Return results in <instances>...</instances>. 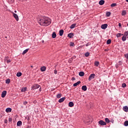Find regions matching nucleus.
<instances>
[{
  "instance_id": "obj_31",
  "label": "nucleus",
  "mask_w": 128,
  "mask_h": 128,
  "mask_svg": "<svg viewBox=\"0 0 128 128\" xmlns=\"http://www.w3.org/2000/svg\"><path fill=\"white\" fill-rule=\"evenodd\" d=\"M22 72H18L16 74V76H18V78H20V76H22Z\"/></svg>"
},
{
  "instance_id": "obj_29",
  "label": "nucleus",
  "mask_w": 128,
  "mask_h": 128,
  "mask_svg": "<svg viewBox=\"0 0 128 128\" xmlns=\"http://www.w3.org/2000/svg\"><path fill=\"white\" fill-rule=\"evenodd\" d=\"M122 36H124V34H122V33H118L116 34L117 38H120Z\"/></svg>"
},
{
  "instance_id": "obj_21",
  "label": "nucleus",
  "mask_w": 128,
  "mask_h": 128,
  "mask_svg": "<svg viewBox=\"0 0 128 128\" xmlns=\"http://www.w3.org/2000/svg\"><path fill=\"white\" fill-rule=\"evenodd\" d=\"M52 38H56V32H53L52 34Z\"/></svg>"
},
{
  "instance_id": "obj_23",
  "label": "nucleus",
  "mask_w": 128,
  "mask_h": 128,
  "mask_svg": "<svg viewBox=\"0 0 128 128\" xmlns=\"http://www.w3.org/2000/svg\"><path fill=\"white\" fill-rule=\"evenodd\" d=\"M26 90H28V88H26V87L22 88L21 90V92H26Z\"/></svg>"
},
{
  "instance_id": "obj_32",
  "label": "nucleus",
  "mask_w": 128,
  "mask_h": 128,
  "mask_svg": "<svg viewBox=\"0 0 128 128\" xmlns=\"http://www.w3.org/2000/svg\"><path fill=\"white\" fill-rule=\"evenodd\" d=\"M57 98H62V94H58L56 95Z\"/></svg>"
},
{
  "instance_id": "obj_42",
  "label": "nucleus",
  "mask_w": 128,
  "mask_h": 128,
  "mask_svg": "<svg viewBox=\"0 0 128 128\" xmlns=\"http://www.w3.org/2000/svg\"><path fill=\"white\" fill-rule=\"evenodd\" d=\"M126 83H123L122 84V88H126Z\"/></svg>"
},
{
  "instance_id": "obj_50",
  "label": "nucleus",
  "mask_w": 128,
  "mask_h": 128,
  "mask_svg": "<svg viewBox=\"0 0 128 128\" xmlns=\"http://www.w3.org/2000/svg\"><path fill=\"white\" fill-rule=\"evenodd\" d=\"M110 122H112V124H114V120H110Z\"/></svg>"
},
{
  "instance_id": "obj_45",
  "label": "nucleus",
  "mask_w": 128,
  "mask_h": 128,
  "mask_svg": "<svg viewBox=\"0 0 128 128\" xmlns=\"http://www.w3.org/2000/svg\"><path fill=\"white\" fill-rule=\"evenodd\" d=\"M124 56L126 58L127 60H128V54H125Z\"/></svg>"
},
{
  "instance_id": "obj_11",
  "label": "nucleus",
  "mask_w": 128,
  "mask_h": 128,
  "mask_svg": "<svg viewBox=\"0 0 128 128\" xmlns=\"http://www.w3.org/2000/svg\"><path fill=\"white\" fill-rule=\"evenodd\" d=\"M74 106V102H69V103H68V106H69L70 108H72V106Z\"/></svg>"
},
{
  "instance_id": "obj_2",
  "label": "nucleus",
  "mask_w": 128,
  "mask_h": 128,
  "mask_svg": "<svg viewBox=\"0 0 128 128\" xmlns=\"http://www.w3.org/2000/svg\"><path fill=\"white\" fill-rule=\"evenodd\" d=\"M40 87V86L38 85V84H34L32 86V90H36Z\"/></svg>"
},
{
  "instance_id": "obj_9",
  "label": "nucleus",
  "mask_w": 128,
  "mask_h": 128,
  "mask_svg": "<svg viewBox=\"0 0 128 128\" xmlns=\"http://www.w3.org/2000/svg\"><path fill=\"white\" fill-rule=\"evenodd\" d=\"M74 33H70L68 34V38H74Z\"/></svg>"
},
{
  "instance_id": "obj_33",
  "label": "nucleus",
  "mask_w": 128,
  "mask_h": 128,
  "mask_svg": "<svg viewBox=\"0 0 128 128\" xmlns=\"http://www.w3.org/2000/svg\"><path fill=\"white\" fill-rule=\"evenodd\" d=\"M84 56H86V58H88V56H89L90 52H88L86 53H85Z\"/></svg>"
},
{
  "instance_id": "obj_30",
  "label": "nucleus",
  "mask_w": 128,
  "mask_h": 128,
  "mask_svg": "<svg viewBox=\"0 0 128 128\" xmlns=\"http://www.w3.org/2000/svg\"><path fill=\"white\" fill-rule=\"evenodd\" d=\"M10 82V79L8 78L6 80V84H8Z\"/></svg>"
},
{
  "instance_id": "obj_46",
  "label": "nucleus",
  "mask_w": 128,
  "mask_h": 128,
  "mask_svg": "<svg viewBox=\"0 0 128 128\" xmlns=\"http://www.w3.org/2000/svg\"><path fill=\"white\" fill-rule=\"evenodd\" d=\"M92 44L88 42L86 44V46H90Z\"/></svg>"
},
{
  "instance_id": "obj_7",
  "label": "nucleus",
  "mask_w": 128,
  "mask_h": 128,
  "mask_svg": "<svg viewBox=\"0 0 128 128\" xmlns=\"http://www.w3.org/2000/svg\"><path fill=\"white\" fill-rule=\"evenodd\" d=\"M6 96V91L4 90L2 92L1 96H2V98H5Z\"/></svg>"
},
{
  "instance_id": "obj_25",
  "label": "nucleus",
  "mask_w": 128,
  "mask_h": 128,
  "mask_svg": "<svg viewBox=\"0 0 128 128\" xmlns=\"http://www.w3.org/2000/svg\"><path fill=\"white\" fill-rule=\"evenodd\" d=\"M105 122L106 124H110V119H108V118H105Z\"/></svg>"
},
{
  "instance_id": "obj_38",
  "label": "nucleus",
  "mask_w": 128,
  "mask_h": 128,
  "mask_svg": "<svg viewBox=\"0 0 128 128\" xmlns=\"http://www.w3.org/2000/svg\"><path fill=\"white\" fill-rule=\"evenodd\" d=\"M124 35L128 38V31L125 32Z\"/></svg>"
},
{
  "instance_id": "obj_16",
  "label": "nucleus",
  "mask_w": 128,
  "mask_h": 128,
  "mask_svg": "<svg viewBox=\"0 0 128 128\" xmlns=\"http://www.w3.org/2000/svg\"><path fill=\"white\" fill-rule=\"evenodd\" d=\"M80 81H78V82H76V83H74L73 84V86H78V84H80Z\"/></svg>"
},
{
  "instance_id": "obj_34",
  "label": "nucleus",
  "mask_w": 128,
  "mask_h": 128,
  "mask_svg": "<svg viewBox=\"0 0 128 128\" xmlns=\"http://www.w3.org/2000/svg\"><path fill=\"white\" fill-rule=\"evenodd\" d=\"M94 64L96 66H98V64H100V62L96 61L94 62Z\"/></svg>"
},
{
  "instance_id": "obj_17",
  "label": "nucleus",
  "mask_w": 128,
  "mask_h": 128,
  "mask_svg": "<svg viewBox=\"0 0 128 128\" xmlns=\"http://www.w3.org/2000/svg\"><path fill=\"white\" fill-rule=\"evenodd\" d=\"M22 124V121L19 120L17 122V126H20Z\"/></svg>"
},
{
  "instance_id": "obj_8",
  "label": "nucleus",
  "mask_w": 128,
  "mask_h": 128,
  "mask_svg": "<svg viewBox=\"0 0 128 128\" xmlns=\"http://www.w3.org/2000/svg\"><path fill=\"white\" fill-rule=\"evenodd\" d=\"M108 28V24H103L101 26L102 30H106Z\"/></svg>"
},
{
  "instance_id": "obj_10",
  "label": "nucleus",
  "mask_w": 128,
  "mask_h": 128,
  "mask_svg": "<svg viewBox=\"0 0 128 128\" xmlns=\"http://www.w3.org/2000/svg\"><path fill=\"white\" fill-rule=\"evenodd\" d=\"M64 100H66V97H63L58 100V102H64Z\"/></svg>"
},
{
  "instance_id": "obj_13",
  "label": "nucleus",
  "mask_w": 128,
  "mask_h": 128,
  "mask_svg": "<svg viewBox=\"0 0 128 128\" xmlns=\"http://www.w3.org/2000/svg\"><path fill=\"white\" fill-rule=\"evenodd\" d=\"M82 90H84V92L86 91V90H88V87H86V86H82Z\"/></svg>"
},
{
  "instance_id": "obj_3",
  "label": "nucleus",
  "mask_w": 128,
  "mask_h": 128,
  "mask_svg": "<svg viewBox=\"0 0 128 128\" xmlns=\"http://www.w3.org/2000/svg\"><path fill=\"white\" fill-rule=\"evenodd\" d=\"M94 76H96V74H91L89 76V78H88V80H89V82H90L91 80H93V78H94Z\"/></svg>"
},
{
  "instance_id": "obj_18",
  "label": "nucleus",
  "mask_w": 128,
  "mask_h": 128,
  "mask_svg": "<svg viewBox=\"0 0 128 128\" xmlns=\"http://www.w3.org/2000/svg\"><path fill=\"white\" fill-rule=\"evenodd\" d=\"M46 68L44 66L40 68L41 72H46Z\"/></svg>"
},
{
  "instance_id": "obj_20",
  "label": "nucleus",
  "mask_w": 128,
  "mask_h": 128,
  "mask_svg": "<svg viewBox=\"0 0 128 128\" xmlns=\"http://www.w3.org/2000/svg\"><path fill=\"white\" fill-rule=\"evenodd\" d=\"M76 24H72L70 26V28H71V30H72V28H76Z\"/></svg>"
},
{
  "instance_id": "obj_47",
  "label": "nucleus",
  "mask_w": 128,
  "mask_h": 128,
  "mask_svg": "<svg viewBox=\"0 0 128 128\" xmlns=\"http://www.w3.org/2000/svg\"><path fill=\"white\" fill-rule=\"evenodd\" d=\"M54 74H58V70H54Z\"/></svg>"
},
{
  "instance_id": "obj_22",
  "label": "nucleus",
  "mask_w": 128,
  "mask_h": 128,
  "mask_svg": "<svg viewBox=\"0 0 128 128\" xmlns=\"http://www.w3.org/2000/svg\"><path fill=\"white\" fill-rule=\"evenodd\" d=\"M28 50H30V49L27 48V49L24 50L22 53V54H26L28 52Z\"/></svg>"
},
{
  "instance_id": "obj_48",
  "label": "nucleus",
  "mask_w": 128,
  "mask_h": 128,
  "mask_svg": "<svg viewBox=\"0 0 128 128\" xmlns=\"http://www.w3.org/2000/svg\"><path fill=\"white\" fill-rule=\"evenodd\" d=\"M23 104L24 106H26V104H28V102H26V101L24 102Z\"/></svg>"
},
{
  "instance_id": "obj_35",
  "label": "nucleus",
  "mask_w": 128,
  "mask_h": 128,
  "mask_svg": "<svg viewBox=\"0 0 128 128\" xmlns=\"http://www.w3.org/2000/svg\"><path fill=\"white\" fill-rule=\"evenodd\" d=\"M124 126H128V120H126L124 122Z\"/></svg>"
},
{
  "instance_id": "obj_28",
  "label": "nucleus",
  "mask_w": 128,
  "mask_h": 128,
  "mask_svg": "<svg viewBox=\"0 0 128 128\" xmlns=\"http://www.w3.org/2000/svg\"><path fill=\"white\" fill-rule=\"evenodd\" d=\"M112 44V40H110V39L108 40L107 41H106V44Z\"/></svg>"
},
{
  "instance_id": "obj_39",
  "label": "nucleus",
  "mask_w": 128,
  "mask_h": 128,
  "mask_svg": "<svg viewBox=\"0 0 128 128\" xmlns=\"http://www.w3.org/2000/svg\"><path fill=\"white\" fill-rule=\"evenodd\" d=\"M8 60H10V57L8 56L5 57V58H4L5 62L8 61Z\"/></svg>"
},
{
  "instance_id": "obj_40",
  "label": "nucleus",
  "mask_w": 128,
  "mask_h": 128,
  "mask_svg": "<svg viewBox=\"0 0 128 128\" xmlns=\"http://www.w3.org/2000/svg\"><path fill=\"white\" fill-rule=\"evenodd\" d=\"M8 2L10 4H13V2H14V0H8Z\"/></svg>"
},
{
  "instance_id": "obj_26",
  "label": "nucleus",
  "mask_w": 128,
  "mask_h": 128,
  "mask_svg": "<svg viewBox=\"0 0 128 128\" xmlns=\"http://www.w3.org/2000/svg\"><path fill=\"white\" fill-rule=\"evenodd\" d=\"M126 14V10H122V16H124Z\"/></svg>"
},
{
  "instance_id": "obj_14",
  "label": "nucleus",
  "mask_w": 128,
  "mask_h": 128,
  "mask_svg": "<svg viewBox=\"0 0 128 128\" xmlns=\"http://www.w3.org/2000/svg\"><path fill=\"white\" fill-rule=\"evenodd\" d=\"M99 4L100 6H103V4H104V0H100V1H99Z\"/></svg>"
},
{
  "instance_id": "obj_44",
  "label": "nucleus",
  "mask_w": 128,
  "mask_h": 128,
  "mask_svg": "<svg viewBox=\"0 0 128 128\" xmlns=\"http://www.w3.org/2000/svg\"><path fill=\"white\" fill-rule=\"evenodd\" d=\"M18 2H26L28 0H18Z\"/></svg>"
},
{
  "instance_id": "obj_54",
  "label": "nucleus",
  "mask_w": 128,
  "mask_h": 128,
  "mask_svg": "<svg viewBox=\"0 0 128 128\" xmlns=\"http://www.w3.org/2000/svg\"><path fill=\"white\" fill-rule=\"evenodd\" d=\"M39 92H42V87H40L39 89Z\"/></svg>"
},
{
  "instance_id": "obj_49",
  "label": "nucleus",
  "mask_w": 128,
  "mask_h": 128,
  "mask_svg": "<svg viewBox=\"0 0 128 128\" xmlns=\"http://www.w3.org/2000/svg\"><path fill=\"white\" fill-rule=\"evenodd\" d=\"M6 62H7L8 64L9 62H10L11 60H10L8 59V60H7V61H6Z\"/></svg>"
},
{
  "instance_id": "obj_6",
  "label": "nucleus",
  "mask_w": 128,
  "mask_h": 128,
  "mask_svg": "<svg viewBox=\"0 0 128 128\" xmlns=\"http://www.w3.org/2000/svg\"><path fill=\"white\" fill-rule=\"evenodd\" d=\"M13 16L16 22H18V16L16 14L13 13Z\"/></svg>"
},
{
  "instance_id": "obj_55",
  "label": "nucleus",
  "mask_w": 128,
  "mask_h": 128,
  "mask_svg": "<svg viewBox=\"0 0 128 128\" xmlns=\"http://www.w3.org/2000/svg\"><path fill=\"white\" fill-rule=\"evenodd\" d=\"M42 43H44V40H42Z\"/></svg>"
},
{
  "instance_id": "obj_37",
  "label": "nucleus",
  "mask_w": 128,
  "mask_h": 128,
  "mask_svg": "<svg viewBox=\"0 0 128 128\" xmlns=\"http://www.w3.org/2000/svg\"><path fill=\"white\" fill-rule=\"evenodd\" d=\"M111 14L112 13L110 12H106V16H110Z\"/></svg>"
},
{
  "instance_id": "obj_43",
  "label": "nucleus",
  "mask_w": 128,
  "mask_h": 128,
  "mask_svg": "<svg viewBox=\"0 0 128 128\" xmlns=\"http://www.w3.org/2000/svg\"><path fill=\"white\" fill-rule=\"evenodd\" d=\"M8 122H12V118H8Z\"/></svg>"
},
{
  "instance_id": "obj_41",
  "label": "nucleus",
  "mask_w": 128,
  "mask_h": 128,
  "mask_svg": "<svg viewBox=\"0 0 128 128\" xmlns=\"http://www.w3.org/2000/svg\"><path fill=\"white\" fill-rule=\"evenodd\" d=\"M74 42H71L70 43V46H74Z\"/></svg>"
},
{
  "instance_id": "obj_5",
  "label": "nucleus",
  "mask_w": 128,
  "mask_h": 128,
  "mask_svg": "<svg viewBox=\"0 0 128 128\" xmlns=\"http://www.w3.org/2000/svg\"><path fill=\"white\" fill-rule=\"evenodd\" d=\"M122 61L120 60L118 61V63L115 65V67L116 68H118V66H122Z\"/></svg>"
},
{
  "instance_id": "obj_19",
  "label": "nucleus",
  "mask_w": 128,
  "mask_h": 128,
  "mask_svg": "<svg viewBox=\"0 0 128 128\" xmlns=\"http://www.w3.org/2000/svg\"><path fill=\"white\" fill-rule=\"evenodd\" d=\"M123 110H124V112H128V106H124L123 108Z\"/></svg>"
},
{
  "instance_id": "obj_12",
  "label": "nucleus",
  "mask_w": 128,
  "mask_h": 128,
  "mask_svg": "<svg viewBox=\"0 0 128 128\" xmlns=\"http://www.w3.org/2000/svg\"><path fill=\"white\" fill-rule=\"evenodd\" d=\"M64 30H60L59 31V34L60 36H62V34H64Z\"/></svg>"
},
{
  "instance_id": "obj_51",
  "label": "nucleus",
  "mask_w": 128,
  "mask_h": 128,
  "mask_svg": "<svg viewBox=\"0 0 128 128\" xmlns=\"http://www.w3.org/2000/svg\"><path fill=\"white\" fill-rule=\"evenodd\" d=\"M118 26H119L120 28H122V24H121L120 23H119V24H118Z\"/></svg>"
},
{
  "instance_id": "obj_15",
  "label": "nucleus",
  "mask_w": 128,
  "mask_h": 128,
  "mask_svg": "<svg viewBox=\"0 0 128 128\" xmlns=\"http://www.w3.org/2000/svg\"><path fill=\"white\" fill-rule=\"evenodd\" d=\"M6 112H12V108H8L6 110Z\"/></svg>"
},
{
  "instance_id": "obj_56",
  "label": "nucleus",
  "mask_w": 128,
  "mask_h": 128,
  "mask_svg": "<svg viewBox=\"0 0 128 128\" xmlns=\"http://www.w3.org/2000/svg\"><path fill=\"white\" fill-rule=\"evenodd\" d=\"M127 2H128V0H126Z\"/></svg>"
},
{
  "instance_id": "obj_36",
  "label": "nucleus",
  "mask_w": 128,
  "mask_h": 128,
  "mask_svg": "<svg viewBox=\"0 0 128 128\" xmlns=\"http://www.w3.org/2000/svg\"><path fill=\"white\" fill-rule=\"evenodd\" d=\"M110 6H111V8H114V6H116V4L113 3V4H111Z\"/></svg>"
},
{
  "instance_id": "obj_1",
  "label": "nucleus",
  "mask_w": 128,
  "mask_h": 128,
  "mask_svg": "<svg viewBox=\"0 0 128 128\" xmlns=\"http://www.w3.org/2000/svg\"><path fill=\"white\" fill-rule=\"evenodd\" d=\"M38 22L40 26H48L52 24V20L48 17L41 16L38 18Z\"/></svg>"
},
{
  "instance_id": "obj_57",
  "label": "nucleus",
  "mask_w": 128,
  "mask_h": 128,
  "mask_svg": "<svg viewBox=\"0 0 128 128\" xmlns=\"http://www.w3.org/2000/svg\"><path fill=\"white\" fill-rule=\"evenodd\" d=\"M14 12H16V10H14Z\"/></svg>"
},
{
  "instance_id": "obj_53",
  "label": "nucleus",
  "mask_w": 128,
  "mask_h": 128,
  "mask_svg": "<svg viewBox=\"0 0 128 128\" xmlns=\"http://www.w3.org/2000/svg\"><path fill=\"white\" fill-rule=\"evenodd\" d=\"M4 124H8V120H4Z\"/></svg>"
},
{
  "instance_id": "obj_27",
  "label": "nucleus",
  "mask_w": 128,
  "mask_h": 128,
  "mask_svg": "<svg viewBox=\"0 0 128 128\" xmlns=\"http://www.w3.org/2000/svg\"><path fill=\"white\" fill-rule=\"evenodd\" d=\"M122 42H126V36H124V34L122 37Z\"/></svg>"
},
{
  "instance_id": "obj_52",
  "label": "nucleus",
  "mask_w": 128,
  "mask_h": 128,
  "mask_svg": "<svg viewBox=\"0 0 128 128\" xmlns=\"http://www.w3.org/2000/svg\"><path fill=\"white\" fill-rule=\"evenodd\" d=\"M72 80H76V78H74V77H73V78H72Z\"/></svg>"
},
{
  "instance_id": "obj_4",
  "label": "nucleus",
  "mask_w": 128,
  "mask_h": 128,
  "mask_svg": "<svg viewBox=\"0 0 128 128\" xmlns=\"http://www.w3.org/2000/svg\"><path fill=\"white\" fill-rule=\"evenodd\" d=\"M98 124H100V126H106V123L102 120H99Z\"/></svg>"
},
{
  "instance_id": "obj_24",
  "label": "nucleus",
  "mask_w": 128,
  "mask_h": 128,
  "mask_svg": "<svg viewBox=\"0 0 128 128\" xmlns=\"http://www.w3.org/2000/svg\"><path fill=\"white\" fill-rule=\"evenodd\" d=\"M80 76H84V72H79Z\"/></svg>"
}]
</instances>
